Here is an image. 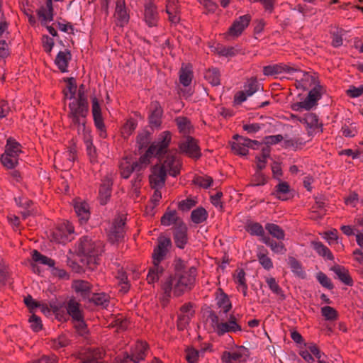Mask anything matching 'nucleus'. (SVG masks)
<instances>
[{
    "label": "nucleus",
    "mask_w": 363,
    "mask_h": 363,
    "mask_svg": "<svg viewBox=\"0 0 363 363\" xmlns=\"http://www.w3.org/2000/svg\"><path fill=\"white\" fill-rule=\"evenodd\" d=\"M196 275V269L194 267L188 268L187 271L175 274L174 277H169L162 285L164 298L168 300L172 291L177 296L190 290L194 285Z\"/></svg>",
    "instance_id": "1"
},
{
    "label": "nucleus",
    "mask_w": 363,
    "mask_h": 363,
    "mask_svg": "<svg viewBox=\"0 0 363 363\" xmlns=\"http://www.w3.org/2000/svg\"><path fill=\"white\" fill-rule=\"evenodd\" d=\"M172 246L170 238L164 235H160L157 238V245L154 247L152 255L153 266L150 268L147 280L148 283L152 284L157 281L160 277L163 274L164 268L160 264L164 260Z\"/></svg>",
    "instance_id": "2"
},
{
    "label": "nucleus",
    "mask_w": 363,
    "mask_h": 363,
    "mask_svg": "<svg viewBox=\"0 0 363 363\" xmlns=\"http://www.w3.org/2000/svg\"><path fill=\"white\" fill-rule=\"evenodd\" d=\"M161 164H156L152 168V180L156 186H164L167 173L172 177H177L180 172V162L174 155L169 153L159 157Z\"/></svg>",
    "instance_id": "3"
},
{
    "label": "nucleus",
    "mask_w": 363,
    "mask_h": 363,
    "mask_svg": "<svg viewBox=\"0 0 363 363\" xmlns=\"http://www.w3.org/2000/svg\"><path fill=\"white\" fill-rule=\"evenodd\" d=\"M79 251L82 254V262L91 270L94 269L99 262V256L103 252L102 244L92 241L87 236L81 238L79 245Z\"/></svg>",
    "instance_id": "4"
},
{
    "label": "nucleus",
    "mask_w": 363,
    "mask_h": 363,
    "mask_svg": "<svg viewBox=\"0 0 363 363\" xmlns=\"http://www.w3.org/2000/svg\"><path fill=\"white\" fill-rule=\"evenodd\" d=\"M69 104L68 117L72 125L77 128L79 133L85 134L89 130L86 127L89 113V103L72 99Z\"/></svg>",
    "instance_id": "5"
},
{
    "label": "nucleus",
    "mask_w": 363,
    "mask_h": 363,
    "mask_svg": "<svg viewBox=\"0 0 363 363\" xmlns=\"http://www.w3.org/2000/svg\"><path fill=\"white\" fill-rule=\"evenodd\" d=\"M208 318L214 331L219 336H222L228 333H236L241 330V326L238 323V318L233 314L228 317L226 315V320L221 315H217L214 311H211Z\"/></svg>",
    "instance_id": "6"
},
{
    "label": "nucleus",
    "mask_w": 363,
    "mask_h": 363,
    "mask_svg": "<svg viewBox=\"0 0 363 363\" xmlns=\"http://www.w3.org/2000/svg\"><path fill=\"white\" fill-rule=\"evenodd\" d=\"M148 163V156L145 155L140 157L138 162H130L128 159L121 161L120 164V173L123 178L128 179L132 172L135 174L141 172Z\"/></svg>",
    "instance_id": "7"
},
{
    "label": "nucleus",
    "mask_w": 363,
    "mask_h": 363,
    "mask_svg": "<svg viewBox=\"0 0 363 363\" xmlns=\"http://www.w3.org/2000/svg\"><path fill=\"white\" fill-rule=\"evenodd\" d=\"M171 141V134L169 132H163L157 143H152L147 151V155H155L160 157L167 153V147Z\"/></svg>",
    "instance_id": "8"
},
{
    "label": "nucleus",
    "mask_w": 363,
    "mask_h": 363,
    "mask_svg": "<svg viewBox=\"0 0 363 363\" xmlns=\"http://www.w3.org/2000/svg\"><path fill=\"white\" fill-rule=\"evenodd\" d=\"M125 219L122 216L116 218L108 233L109 240L112 242L122 240L125 235Z\"/></svg>",
    "instance_id": "9"
},
{
    "label": "nucleus",
    "mask_w": 363,
    "mask_h": 363,
    "mask_svg": "<svg viewBox=\"0 0 363 363\" xmlns=\"http://www.w3.org/2000/svg\"><path fill=\"white\" fill-rule=\"evenodd\" d=\"M180 150L191 157L199 158L201 156L200 150L195 140L186 136L181 141L179 145Z\"/></svg>",
    "instance_id": "10"
},
{
    "label": "nucleus",
    "mask_w": 363,
    "mask_h": 363,
    "mask_svg": "<svg viewBox=\"0 0 363 363\" xmlns=\"http://www.w3.org/2000/svg\"><path fill=\"white\" fill-rule=\"evenodd\" d=\"M91 111L94 121V125L96 127V128L100 131V136L101 138H106V133L105 130L104 120L101 116V106L98 99L95 97L92 99Z\"/></svg>",
    "instance_id": "11"
},
{
    "label": "nucleus",
    "mask_w": 363,
    "mask_h": 363,
    "mask_svg": "<svg viewBox=\"0 0 363 363\" xmlns=\"http://www.w3.org/2000/svg\"><path fill=\"white\" fill-rule=\"evenodd\" d=\"M296 71V67L283 64L268 65L263 68L264 74L267 76L277 75L282 73H286L292 75Z\"/></svg>",
    "instance_id": "12"
},
{
    "label": "nucleus",
    "mask_w": 363,
    "mask_h": 363,
    "mask_svg": "<svg viewBox=\"0 0 363 363\" xmlns=\"http://www.w3.org/2000/svg\"><path fill=\"white\" fill-rule=\"evenodd\" d=\"M159 18L156 6L151 1L146 2L144 6V21L150 27L157 26Z\"/></svg>",
    "instance_id": "13"
},
{
    "label": "nucleus",
    "mask_w": 363,
    "mask_h": 363,
    "mask_svg": "<svg viewBox=\"0 0 363 363\" xmlns=\"http://www.w3.org/2000/svg\"><path fill=\"white\" fill-rule=\"evenodd\" d=\"M250 21V16L249 15L240 16L230 27L227 35L228 36L238 37L242 33L245 28L247 27Z\"/></svg>",
    "instance_id": "14"
},
{
    "label": "nucleus",
    "mask_w": 363,
    "mask_h": 363,
    "mask_svg": "<svg viewBox=\"0 0 363 363\" xmlns=\"http://www.w3.org/2000/svg\"><path fill=\"white\" fill-rule=\"evenodd\" d=\"M65 308L73 320H80L84 316L82 306L75 298L68 300L65 304Z\"/></svg>",
    "instance_id": "15"
},
{
    "label": "nucleus",
    "mask_w": 363,
    "mask_h": 363,
    "mask_svg": "<svg viewBox=\"0 0 363 363\" xmlns=\"http://www.w3.org/2000/svg\"><path fill=\"white\" fill-rule=\"evenodd\" d=\"M147 345L144 342H138L135 344L134 349L132 351L131 354L127 355V359H130L135 363H139L141 360L145 359Z\"/></svg>",
    "instance_id": "16"
},
{
    "label": "nucleus",
    "mask_w": 363,
    "mask_h": 363,
    "mask_svg": "<svg viewBox=\"0 0 363 363\" xmlns=\"http://www.w3.org/2000/svg\"><path fill=\"white\" fill-rule=\"evenodd\" d=\"M72 286L75 291L79 294L83 299L90 298V296L93 293L91 285L86 281H74Z\"/></svg>",
    "instance_id": "17"
},
{
    "label": "nucleus",
    "mask_w": 363,
    "mask_h": 363,
    "mask_svg": "<svg viewBox=\"0 0 363 363\" xmlns=\"http://www.w3.org/2000/svg\"><path fill=\"white\" fill-rule=\"evenodd\" d=\"M174 240L176 245L183 249L187 242V228L185 225L179 224L174 231Z\"/></svg>",
    "instance_id": "18"
},
{
    "label": "nucleus",
    "mask_w": 363,
    "mask_h": 363,
    "mask_svg": "<svg viewBox=\"0 0 363 363\" xmlns=\"http://www.w3.org/2000/svg\"><path fill=\"white\" fill-rule=\"evenodd\" d=\"M233 138L235 141L231 143V148L234 152L242 156L247 155L248 153V147L246 143L247 142V138L235 135Z\"/></svg>",
    "instance_id": "19"
},
{
    "label": "nucleus",
    "mask_w": 363,
    "mask_h": 363,
    "mask_svg": "<svg viewBox=\"0 0 363 363\" xmlns=\"http://www.w3.org/2000/svg\"><path fill=\"white\" fill-rule=\"evenodd\" d=\"M112 181L109 178L103 180L99 189V201L101 205L106 204L108 199L111 195Z\"/></svg>",
    "instance_id": "20"
},
{
    "label": "nucleus",
    "mask_w": 363,
    "mask_h": 363,
    "mask_svg": "<svg viewBox=\"0 0 363 363\" xmlns=\"http://www.w3.org/2000/svg\"><path fill=\"white\" fill-rule=\"evenodd\" d=\"M301 122L306 125L309 128L308 134L309 136H313L314 130L321 127L322 124L318 122V116L314 113H308L305 117L301 120Z\"/></svg>",
    "instance_id": "21"
},
{
    "label": "nucleus",
    "mask_w": 363,
    "mask_h": 363,
    "mask_svg": "<svg viewBox=\"0 0 363 363\" xmlns=\"http://www.w3.org/2000/svg\"><path fill=\"white\" fill-rule=\"evenodd\" d=\"M74 211L82 224L86 223L89 218V207L85 202H77L74 204Z\"/></svg>",
    "instance_id": "22"
},
{
    "label": "nucleus",
    "mask_w": 363,
    "mask_h": 363,
    "mask_svg": "<svg viewBox=\"0 0 363 363\" xmlns=\"http://www.w3.org/2000/svg\"><path fill=\"white\" fill-rule=\"evenodd\" d=\"M39 17L45 23L53 20V7L52 0H47L45 6H41L38 11Z\"/></svg>",
    "instance_id": "23"
},
{
    "label": "nucleus",
    "mask_w": 363,
    "mask_h": 363,
    "mask_svg": "<svg viewBox=\"0 0 363 363\" xmlns=\"http://www.w3.org/2000/svg\"><path fill=\"white\" fill-rule=\"evenodd\" d=\"M70 60V52L66 50L65 51H60L58 52L55 58V62L61 72H66L67 71V68Z\"/></svg>",
    "instance_id": "24"
},
{
    "label": "nucleus",
    "mask_w": 363,
    "mask_h": 363,
    "mask_svg": "<svg viewBox=\"0 0 363 363\" xmlns=\"http://www.w3.org/2000/svg\"><path fill=\"white\" fill-rule=\"evenodd\" d=\"M225 355L227 356L226 358H232L234 361L245 362L250 356V351L247 347L240 346L234 352L225 351Z\"/></svg>",
    "instance_id": "25"
},
{
    "label": "nucleus",
    "mask_w": 363,
    "mask_h": 363,
    "mask_svg": "<svg viewBox=\"0 0 363 363\" xmlns=\"http://www.w3.org/2000/svg\"><path fill=\"white\" fill-rule=\"evenodd\" d=\"M115 16L118 21V25L121 27L128 22L129 16L127 13L123 1H118L117 2Z\"/></svg>",
    "instance_id": "26"
},
{
    "label": "nucleus",
    "mask_w": 363,
    "mask_h": 363,
    "mask_svg": "<svg viewBox=\"0 0 363 363\" xmlns=\"http://www.w3.org/2000/svg\"><path fill=\"white\" fill-rule=\"evenodd\" d=\"M260 240L262 242L269 246L274 253L283 255L286 252V248L281 240L277 242L269 236L263 237V238Z\"/></svg>",
    "instance_id": "27"
},
{
    "label": "nucleus",
    "mask_w": 363,
    "mask_h": 363,
    "mask_svg": "<svg viewBox=\"0 0 363 363\" xmlns=\"http://www.w3.org/2000/svg\"><path fill=\"white\" fill-rule=\"evenodd\" d=\"M336 277L345 284L352 286L353 281L349 274L348 270L341 266H335L331 269Z\"/></svg>",
    "instance_id": "28"
},
{
    "label": "nucleus",
    "mask_w": 363,
    "mask_h": 363,
    "mask_svg": "<svg viewBox=\"0 0 363 363\" xmlns=\"http://www.w3.org/2000/svg\"><path fill=\"white\" fill-rule=\"evenodd\" d=\"M320 87L319 86H315L309 91L308 96L304 100L306 104L305 105L307 108H309V109H311L313 106H316L317 101L320 99L321 94L320 92Z\"/></svg>",
    "instance_id": "29"
},
{
    "label": "nucleus",
    "mask_w": 363,
    "mask_h": 363,
    "mask_svg": "<svg viewBox=\"0 0 363 363\" xmlns=\"http://www.w3.org/2000/svg\"><path fill=\"white\" fill-rule=\"evenodd\" d=\"M290 193V186L287 182H280L276 186V191L274 193L276 197L282 201L287 200L289 199L288 194Z\"/></svg>",
    "instance_id": "30"
},
{
    "label": "nucleus",
    "mask_w": 363,
    "mask_h": 363,
    "mask_svg": "<svg viewBox=\"0 0 363 363\" xmlns=\"http://www.w3.org/2000/svg\"><path fill=\"white\" fill-rule=\"evenodd\" d=\"M90 302H93L97 306L106 308L109 303L108 296L104 293H93L88 299Z\"/></svg>",
    "instance_id": "31"
},
{
    "label": "nucleus",
    "mask_w": 363,
    "mask_h": 363,
    "mask_svg": "<svg viewBox=\"0 0 363 363\" xmlns=\"http://www.w3.org/2000/svg\"><path fill=\"white\" fill-rule=\"evenodd\" d=\"M20 147L21 145L18 142L10 138L7 140L4 155L18 157V154L21 152Z\"/></svg>",
    "instance_id": "32"
},
{
    "label": "nucleus",
    "mask_w": 363,
    "mask_h": 363,
    "mask_svg": "<svg viewBox=\"0 0 363 363\" xmlns=\"http://www.w3.org/2000/svg\"><path fill=\"white\" fill-rule=\"evenodd\" d=\"M70 340L69 337L62 334L58 335L56 338H53L50 341V345L52 348L56 350L62 349L69 345Z\"/></svg>",
    "instance_id": "33"
},
{
    "label": "nucleus",
    "mask_w": 363,
    "mask_h": 363,
    "mask_svg": "<svg viewBox=\"0 0 363 363\" xmlns=\"http://www.w3.org/2000/svg\"><path fill=\"white\" fill-rule=\"evenodd\" d=\"M312 247L316 252L323 257H325L328 259L332 260L333 259V256L330 252V250L325 246L321 242L313 241L311 242Z\"/></svg>",
    "instance_id": "34"
},
{
    "label": "nucleus",
    "mask_w": 363,
    "mask_h": 363,
    "mask_svg": "<svg viewBox=\"0 0 363 363\" xmlns=\"http://www.w3.org/2000/svg\"><path fill=\"white\" fill-rule=\"evenodd\" d=\"M265 229L269 233L278 240H283L285 238L284 231L277 225L274 223H267Z\"/></svg>",
    "instance_id": "35"
},
{
    "label": "nucleus",
    "mask_w": 363,
    "mask_h": 363,
    "mask_svg": "<svg viewBox=\"0 0 363 363\" xmlns=\"http://www.w3.org/2000/svg\"><path fill=\"white\" fill-rule=\"evenodd\" d=\"M205 79L213 86H218L220 82V72L216 68H211L205 72Z\"/></svg>",
    "instance_id": "36"
},
{
    "label": "nucleus",
    "mask_w": 363,
    "mask_h": 363,
    "mask_svg": "<svg viewBox=\"0 0 363 363\" xmlns=\"http://www.w3.org/2000/svg\"><path fill=\"white\" fill-rule=\"evenodd\" d=\"M208 213L203 207H199L194 209L191 214V220L196 224L203 223L206 220Z\"/></svg>",
    "instance_id": "37"
},
{
    "label": "nucleus",
    "mask_w": 363,
    "mask_h": 363,
    "mask_svg": "<svg viewBox=\"0 0 363 363\" xmlns=\"http://www.w3.org/2000/svg\"><path fill=\"white\" fill-rule=\"evenodd\" d=\"M217 304L220 308L218 315L221 316H223V315H226L232 306L228 297L225 294H222L220 297L218 298Z\"/></svg>",
    "instance_id": "38"
},
{
    "label": "nucleus",
    "mask_w": 363,
    "mask_h": 363,
    "mask_svg": "<svg viewBox=\"0 0 363 363\" xmlns=\"http://www.w3.org/2000/svg\"><path fill=\"white\" fill-rule=\"evenodd\" d=\"M193 74L189 67H182L179 72V81L184 86H188L192 81Z\"/></svg>",
    "instance_id": "39"
},
{
    "label": "nucleus",
    "mask_w": 363,
    "mask_h": 363,
    "mask_svg": "<svg viewBox=\"0 0 363 363\" xmlns=\"http://www.w3.org/2000/svg\"><path fill=\"white\" fill-rule=\"evenodd\" d=\"M257 259L259 264L267 270H269L273 267V263L272 259L267 256L266 253L264 252V247H259V252H257Z\"/></svg>",
    "instance_id": "40"
},
{
    "label": "nucleus",
    "mask_w": 363,
    "mask_h": 363,
    "mask_svg": "<svg viewBox=\"0 0 363 363\" xmlns=\"http://www.w3.org/2000/svg\"><path fill=\"white\" fill-rule=\"evenodd\" d=\"M288 264L291 271L298 277L303 278L305 272L303 270L301 264L294 257H289L288 259Z\"/></svg>",
    "instance_id": "41"
},
{
    "label": "nucleus",
    "mask_w": 363,
    "mask_h": 363,
    "mask_svg": "<svg viewBox=\"0 0 363 363\" xmlns=\"http://www.w3.org/2000/svg\"><path fill=\"white\" fill-rule=\"evenodd\" d=\"M162 110L156 107L149 116V123L152 128H157L161 124Z\"/></svg>",
    "instance_id": "42"
},
{
    "label": "nucleus",
    "mask_w": 363,
    "mask_h": 363,
    "mask_svg": "<svg viewBox=\"0 0 363 363\" xmlns=\"http://www.w3.org/2000/svg\"><path fill=\"white\" fill-rule=\"evenodd\" d=\"M266 282L270 290L274 294L279 296L280 298L282 300L285 298V296L284 294L282 289L279 286L278 283L277 282L276 279L274 277H267Z\"/></svg>",
    "instance_id": "43"
},
{
    "label": "nucleus",
    "mask_w": 363,
    "mask_h": 363,
    "mask_svg": "<svg viewBox=\"0 0 363 363\" xmlns=\"http://www.w3.org/2000/svg\"><path fill=\"white\" fill-rule=\"evenodd\" d=\"M33 260L49 267H54L55 261L42 254L37 250H33L32 253Z\"/></svg>",
    "instance_id": "44"
},
{
    "label": "nucleus",
    "mask_w": 363,
    "mask_h": 363,
    "mask_svg": "<svg viewBox=\"0 0 363 363\" xmlns=\"http://www.w3.org/2000/svg\"><path fill=\"white\" fill-rule=\"evenodd\" d=\"M83 135L84 137V143L86 144L87 154L90 157L91 162H94L96 158V147L93 145L91 136L89 135V130H87V132Z\"/></svg>",
    "instance_id": "45"
},
{
    "label": "nucleus",
    "mask_w": 363,
    "mask_h": 363,
    "mask_svg": "<svg viewBox=\"0 0 363 363\" xmlns=\"http://www.w3.org/2000/svg\"><path fill=\"white\" fill-rule=\"evenodd\" d=\"M178 217L175 211H171L165 213L161 218V223L163 225L169 226L177 223Z\"/></svg>",
    "instance_id": "46"
},
{
    "label": "nucleus",
    "mask_w": 363,
    "mask_h": 363,
    "mask_svg": "<svg viewBox=\"0 0 363 363\" xmlns=\"http://www.w3.org/2000/svg\"><path fill=\"white\" fill-rule=\"evenodd\" d=\"M177 124L179 131L184 135L190 133V130L191 129V125L190 123V121L186 118H177Z\"/></svg>",
    "instance_id": "47"
},
{
    "label": "nucleus",
    "mask_w": 363,
    "mask_h": 363,
    "mask_svg": "<svg viewBox=\"0 0 363 363\" xmlns=\"http://www.w3.org/2000/svg\"><path fill=\"white\" fill-rule=\"evenodd\" d=\"M247 231L252 235L267 237L263 227L259 223H251L247 225Z\"/></svg>",
    "instance_id": "48"
},
{
    "label": "nucleus",
    "mask_w": 363,
    "mask_h": 363,
    "mask_svg": "<svg viewBox=\"0 0 363 363\" xmlns=\"http://www.w3.org/2000/svg\"><path fill=\"white\" fill-rule=\"evenodd\" d=\"M74 233L73 226L69 223L61 224L58 228V233L65 240H70L69 235ZM57 234V233H56Z\"/></svg>",
    "instance_id": "49"
},
{
    "label": "nucleus",
    "mask_w": 363,
    "mask_h": 363,
    "mask_svg": "<svg viewBox=\"0 0 363 363\" xmlns=\"http://www.w3.org/2000/svg\"><path fill=\"white\" fill-rule=\"evenodd\" d=\"M240 50L236 47H219L217 48V52L219 55L225 57H233L239 52Z\"/></svg>",
    "instance_id": "50"
},
{
    "label": "nucleus",
    "mask_w": 363,
    "mask_h": 363,
    "mask_svg": "<svg viewBox=\"0 0 363 363\" xmlns=\"http://www.w3.org/2000/svg\"><path fill=\"white\" fill-rule=\"evenodd\" d=\"M142 179L143 175L140 172L135 174L134 178L131 182V191L136 196H139Z\"/></svg>",
    "instance_id": "51"
},
{
    "label": "nucleus",
    "mask_w": 363,
    "mask_h": 363,
    "mask_svg": "<svg viewBox=\"0 0 363 363\" xmlns=\"http://www.w3.org/2000/svg\"><path fill=\"white\" fill-rule=\"evenodd\" d=\"M149 179H150V183L151 187L155 189V192H154L153 195L152 196L151 201L154 203V205L156 206V205H157V203H159L160 200L162 198V193L160 191V189L163 186H156L155 184L152 180L151 175H150Z\"/></svg>",
    "instance_id": "52"
},
{
    "label": "nucleus",
    "mask_w": 363,
    "mask_h": 363,
    "mask_svg": "<svg viewBox=\"0 0 363 363\" xmlns=\"http://www.w3.org/2000/svg\"><path fill=\"white\" fill-rule=\"evenodd\" d=\"M2 164L8 169H13L17 164V157L2 155L1 157Z\"/></svg>",
    "instance_id": "53"
},
{
    "label": "nucleus",
    "mask_w": 363,
    "mask_h": 363,
    "mask_svg": "<svg viewBox=\"0 0 363 363\" xmlns=\"http://www.w3.org/2000/svg\"><path fill=\"white\" fill-rule=\"evenodd\" d=\"M323 316L328 320H334L337 318V312L330 306H324L321 308Z\"/></svg>",
    "instance_id": "54"
},
{
    "label": "nucleus",
    "mask_w": 363,
    "mask_h": 363,
    "mask_svg": "<svg viewBox=\"0 0 363 363\" xmlns=\"http://www.w3.org/2000/svg\"><path fill=\"white\" fill-rule=\"evenodd\" d=\"M296 72L299 74L296 76L301 79L302 82L307 84L308 87L315 84V79L307 72H303L297 69ZM296 73V72H294Z\"/></svg>",
    "instance_id": "55"
},
{
    "label": "nucleus",
    "mask_w": 363,
    "mask_h": 363,
    "mask_svg": "<svg viewBox=\"0 0 363 363\" xmlns=\"http://www.w3.org/2000/svg\"><path fill=\"white\" fill-rule=\"evenodd\" d=\"M259 89V84L256 79H250L248 81L247 84L245 86V89L246 94L248 96H251L253 95Z\"/></svg>",
    "instance_id": "56"
},
{
    "label": "nucleus",
    "mask_w": 363,
    "mask_h": 363,
    "mask_svg": "<svg viewBox=\"0 0 363 363\" xmlns=\"http://www.w3.org/2000/svg\"><path fill=\"white\" fill-rule=\"evenodd\" d=\"M191 318L192 316L190 315L180 313L177 320V327L179 330H183L189 324Z\"/></svg>",
    "instance_id": "57"
},
{
    "label": "nucleus",
    "mask_w": 363,
    "mask_h": 363,
    "mask_svg": "<svg viewBox=\"0 0 363 363\" xmlns=\"http://www.w3.org/2000/svg\"><path fill=\"white\" fill-rule=\"evenodd\" d=\"M150 133L144 131L140 133L137 138V142L140 146V148L146 147L150 143Z\"/></svg>",
    "instance_id": "58"
},
{
    "label": "nucleus",
    "mask_w": 363,
    "mask_h": 363,
    "mask_svg": "<svg viewBox=\"0 0 363 363\" xmlns=\"http://www.w3.org/2000/svg\"><path fill=\"white\" fill-rule=\"evenodd\" d=\"M317 279L319 283L324 287L331 289L333 288V285L331 283L330 279L323 272H319L317 274Z\"/></svg>",
    "instance_id": "59"
},
{
    "label": "nucleus",
    "mask_w": 363,
    "mask_h": 363,
    "mask_svg": "<svg viewBox=\"0 0 363 363\" xmlns=\"http://www.w3.org/2000/svg\"><path fill=\"white\" fill-rule=\"evenodd\" d=\"M30 328L34 331H39L42 328V322L40 318L35 314H33L29 318Z\"/></svg>",
    "instance_id": "60"
},
{
    "label": "nucleus",
    "mask_w": 363,
    "mask_h": 363,
    "mask_svg": "<svg viewBox=\"0 0 363 363\" xmlns=\"http://www.w3.org/2000/svg\"><path fill=\"white\" fill-rule=\"evenodd\" d=\"M199 352L194 348H188L186 351V358L189 363H196L199 358Z\"/></svg>",
    "instance_id": "61"
},
{
    "label": "nucleus",
    "mask_w": 363,
    "mask_h": 363,
    "mask_svg": "<svg viewBox=\"0 0 363 363\" xmlns=\"http://www.w3.org/2000/svg\"><path fill=\"white\" fill-rule=\"evenodd\" d=\"M196 205V201H194L192 199H187L185 200H182L179 203V208L182 211H189L190 208H191L193 206Z\"/></svg>",
    "instance_id": "62"
},
{
    "label": "nucleus",
    "mask_w": 363,
    "mask_h": 363,
    "mask_svg": "<svg viewBox=\"0 0 363 363\" xmlns=\"http://www.w3.org/2000/svg\"><path fill=\"white\" fill-rule=\"evenodd\" d=\"M79 363H99L98 358L91 352L85 354Z\"/></svg>",
    "instance_id": "63"
},
{
    "label": "nucleus",
    "mask_w": 363,
    "mask_h": 363,
    "mask_svg": "<svg viewBox=\"0 0 363 363\" xmlns=\"http://www.w3.org/2000/svg\"><path fill=\"white\" fill-rule=\"evenodd\" d=\"M57 357L55 355H43L40 358L35 360L33 363H55L57 362Z\"/></svg>",
    "instance_id": "64"
}]
</instances>
